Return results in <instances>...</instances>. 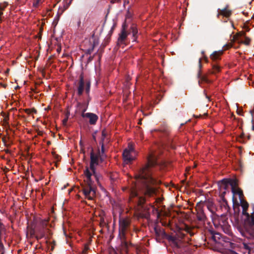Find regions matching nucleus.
<instances>
[{"label": "nucleus", "mask_w": 254, "mask_h": 254, "mask_svg": "<svg viewBox=\"0 0 254 254\" xmlns=\"http://www.w3.org/2000/svg\"><path fill=\"white\" fill-rule=\"evenodd\" d=\"M218 185L220 191H222L223 190H226L229 185L228 182V179H223L219 182Z\"/></svg>", "instance_id": "9d476101"}, {"label": "nucleus", "mask_w": 254, "mask_h": 254, "mask_svg": "<svg viewBox=\"0 0 254 254\" xmlns=\"http://www.w3.org/2000/svg\"><path fill=\"white\" fill-rule=\"evenodd\" d=\"M48 220L44 219L41 221L39 225L36 228L37 232L36 237L38 239H41L44 237L48 238L51 236V233L48 228Z\"/></svg>", "instance_id": "20e7f679"}, {"label": "nucleus", "mask_w": 254, "mask_h": 254, "mask_svg": "<svg viewBox=\"0 0 254 254\" xmlns=\"http://www.w3.org/2000/svg\"><path fill=\"white\" fill-rule=\"evenodd\" d=\"M156 164V157L154 153H150L147 157V164L140 170L136 175V183L135 187L130 190V198L138 195L137 191L149 196H152L155 193V189L152 187L157 184L151 175L150 167Z\"/></svg>", "instance_id": "f257e3e1"}, {"label": "nucleus", "mask_w": 254, "mask_h": 254, "mask_svg": "<svg viewBox=\"0 0 254 254\" xmlns=\"http://www.w3.org/2000/svg\"><path fill=\"white\" fill-rule=\"evenodd\" d=\"M85 181L87 182V186L83 189V192L85 197L89 200H93L95 196V190L91 186L92 177L91 181H88L85 177Z\"/></svg>", "instance_id": "423d86ee"}, {"label": "nucleus", "mask_w": 254, "mask_h": 254, "mask_svg": "<svg viewBox=\"0 0 254 254\" xmlns=\"http://www.w3.org/2000/svg\"><path fill=\"white\" fill-rule=\"evenodd\" d=\"M132 36L133 37V41H136V34H137V30L135 26H132L131 28Z\"/></svg>", "instance_id": "f3484780"}, {"label": "nucleus", "mask_w": 254, "mask_h": 254, "mask_svg": "<svg viewBox=\"0 0 254 254\" xmlns=\"http://www.w3.org/2000/svg\"><path fill=\"white\" fill-rule=\"evenodd\" d=\"M198 77L200 78L199 80V84H200L202 82H209V80L207 78V77L205 76H200V73L199 72L198 73Z\"/></svg>", "instance_id": "a211bd4d"}, {"label": "nucleus", "mask_w": 254, "mask_h": 254, "mask_svg": "<svg viewBox=\"0 0 254 254\" xmlns=\"http://www.w3.org/2000/svg\"><path fill=\"white\" fill-rule=\"evenodd\" d=\"M127 35L128 34L126 31V26L125 24H124L118 40V45H121L124 44L127 38Z\"/></svg>", "instance_id": "1a4fd4ad"}, {"label": "nucleus", "mask_w": 254, "mask_h": 254, "mask_svg": "<svg viewBox=\"0 0 254 254\" xmlns=\"http://www.w3.org/2000/svg\"><path fill=\"white\" fill-rule=\"evenodd\" d=\"M222 51H215L211 56L210 58L213 60H216L222 55Z\"/></svg>", "instance_id": "2eb2a0df"}, {"label": "nucleus", "mask_w": 254, "mask_h": 254, "mask_svg": "<svg viewBox=\"0 0 254 254\" xmlns=\"http://www.w3.org/2000/svg\"><path fill=\"white\" fill-rule=\"evenodd\" d=\"M243 40V42H242L241 43L244 44L246 45H248L250 43V39L248 37H246V36H245Z\"/></svg>", "instance_id": "4be33fe9"}, {"label": "nucleus", "mask_w": 254, "mask_h": 254, "mask_svg": "<svg viewBox=\"0 0 254 254\" xmlns=\"http://www.w3.org/2000/svg\"><path fill=\"white\" fill-rule=\"evenodd\" d=\"M106 155L104 154L103 145H102L101 152H99L98 154H95L91 152L90 154L91 162L89 168H87L84 171L85 177L88 181H91V177L94 176L96 178L95 175V166L99 164L100 162H102Z\"/></svg>", "instance_id": "f03ea898"}, {"label": "nucleus", "mask_w": 254, "mask_h": 254, "mask_svg": "<svg viewBox=\"0 0 254 254\" xmlns=\"http://www.w3.org/2000/svg\"><path fill=\"white\" fill-rule=\"evenodd\" d=\"M90 84L89 82L87 83L86 84V91L87 93H88L90 90Z\"/></svg>", "instance_id": "a878e982"}, {"label": "nucleus", "mask_w": 254, "mask_h": 254, "mask_svg": "<svg viewBox=\"0 0 254 254\" xmlns=\"http://www.w3.org/2000/svg\"><path fill=\"white\" fill-rule=\"evenodd\" d=\"M67 121V119H65L63 120V124L65 125Z\"/></svg>", "instance_id": "c756f323"}, {"label": "nucleus", "mask_w": 254, "mask_h": 254, "mask_svg": "<svg viewBox=\"0 0 254 254\" xmlns=\"http://www.w3.org/2000/svg\"><path fill=\"white\" fill-rule=\"evenodd\" d=\"M107 135V132L105 130H103L102 131L101 141L100 143L101 145L103 144V141ZM104 145V144H103Z\"/></svg>", "instance_id": "6ab92c4d"}, {"label": "nucleus", "mask_w": 254, "mask_h": 254, "mask_svg": "<svg viewBox=\"0 0 254 254\" xmlns=\"http://www.w3.org/2000/svg\"><path fill=\"white\" fill-rule=\"evenodd\" d=\"M137 155L136 152L134 150L133 145L129 143L127 148L125 149L123 153L124 161L126 163H128L135 159Z\"/></svg>", "instance_id": "39448f33"}, {"label": "nucleus", "mask_w": 254, "mask_h": 254, "mask_svg": "<svg viewBox=\"0 0 254 254\" xmlns=\"http://www.w3.org/2000/svg\"><path fill=\"white\" fill-rule=\"evenodd\" d=\"M201 59L199 58V66L200 68H201Z\"/></svg>", "instance_id": "c85d7f7f"}, {"label": "nucleus", "mask_w": 254, "mask_h": 254, "mask_svg": "<svg viewBox=\"0 0 254 254\" xmlns=\"http://www.w3.org/2000/svg\"><path fill=\"white\" fill-rule=\"evenodd\" d=\"M85 110L82 112L81 116L83 118H87L89 120V123L91 125H94L96 124L98 117V116L93 113H85Z\"/></svg>", "instance_id": "6e6552de"}, {"label": "nucleus", "mask_w": 254, "mask_h": 254, "mask_svg": "<svg viewBox=\"0 0 254 254\" xmlns=\"http://www.w3.org/2000/svg\"><path fill=\"white\" fill-rule=\"evenodd\" d=\"M232 191L233 193V195L238 194L239 196V199H241L243 198V194L242 190L238 187H236L232 190Z\"/></svg>", "instance_id": "9b49d317"}, {"label": "nucleus", "mask_w": 254, "mask_h": 254, "mask_svg": "<svg viewBox=\"0 0 254 254\" xmlns=\"http://www.w3.org/2000/svg\"><path fill=\"white\" fill-rule=\"evenodd\" d=\"M138 203L139 205H141L142 204H143L145 201V199L143 198H141V197H139L138 198Z\"/></svg>", "instance_id": "393cba45"}, {"label": "nucleus", "mask_w": 254, "mask_h": 254, "mask_svg": "<svg viewBox=\"0 0 254 254\" xmlns=\"http://www.w3.org/2000/svg\"><path fill=\"white\" fill-rule=\"evenodd\" d=\"M222 193L224 194V193H225V191H223V192H222Z\"/></svg>", "instance_id": "473e14b6"}, {"label": "nucleus", "mask_w": 254, "mask_h": 254, "mask_svg": "<svg viewBox=\"0 0 254 254\" xmlns=\"http://www.w3.org/2000/svg\"><path fill=\"white\" fill-rule=\"evenodd\" d=\"M219 71V67L218 65H215L213 66V73H216Z\"/></svg>", "instance_id": "b1692460"}, {"label": "nucleus", "mask_w": 254, "mask_h": 254, "mask_svg": "<svg viewBox=\"0 0 254 254\" xmlns=\"http://www.w3.org/2000/svg\"><path fill=\"white\" fill-rule=\"evenodd\" d=\"M7 5V3L6 2H4L0 4V15L2 14L1 11L3 10Z\"/></svg>", "instance_id": "5701e85b"}, {"label": "nucleus", "mask_w": 254, "mask_h": 254, "mask_svg": "<svg viewBox=\"0 0 254 254\" xmlns=\"http://www.w3.org/2000/svg\"><path fill=\"white\" fill-rule=\"evenodd\" d=\"M252 223L254 225V215H253L252 217Z\"/></svg>", "instance_id": "cd10ccee"}, {"label": "nucleus", "mask_w": 254, "mask_h": 254, "mask_svg": "<svg viewBox=\"0 0 254 254\" xmlns=\"http://www.w3.org/2000/svg\"><path fill=\"white\" fill-rule=\"evenodd\" d=\"M84 83L83 79L82 77H81L80 81H79V85L78 88V93L79 95L81 94L83 91Z\"/></svg>", "instance_id": "ddd939ff"}, {"label": "nucleus", "mask_w": 254, "mask_h": 254, "mask_svg": "<svg viewBox=\"0 0 254 254\" xmlns=\"http://www.w3.org/2000/svg\"><path fill=\"white\" fill-rule=\"evenodd\" d=\"M240 200L241 205L243 208V212L244 214L249 207V204L247 201L244 200L243 198Z\"/></svg>", "instance_id": "f8f14e48"}, {"label": "nucleus", "mask_w": 254, "mask_h": 254, "mask_svg": "<svg viewBox=\"0 0 254 254\" xmlns=\"http://www.w3.org/2000/svg\"><path fill=\"white\" fill-rule=\"evenodd\" d=\"M130 221L128 217L121 218L119 220V237L125 247H127V243L125 242L126 233L130 225Z\"/></svg>", "instance_id": "7ed1b4c3"}, {"label": "nucleus", "mask_w": 254, "mask_h": 254, "mask_svg": "<svg viewBox=\"0 0 254 254\" xmlns=\"http://www.w3.org/2000/svg\"><path fill=\"white\" fill-rule=\"evenodd\" d=\"M121 0H111V2L115 3L120 2Z\"/></svg>", "instance_id": "bb28decb"}, {"label": "nucleus", "mask_w": 254, "mask_h": 254, "mask_svg": "<svg viewBox=\"0 0 254 254\" xmlns=\"http://www.w3.org/2000/svg\"><path fill=\"white\" fill-rule=\"evenodd\" d=\"M126 3V0H125L124 4H125Z\"/></svg>", "instance_id": "2f4dec72"}, {"label": "nucleus", "mask_w": 254, "mask_h": 254, "mask_svg": "<svg viewBox=\"0 0 254 254\" xmlns=\"http://www.w3.org/2000/svg\"><path fill=\"white\" fill-rule=\"evenodd\" d=\"M72 0H64V7L65 9H67L70 4Z\"/></svg>", "instance_id": "aec40b11"}, {"label": "nucleus", "mask_w": 254, "mask_h": 254, "mask_svg": "<svg viewBox=\"0 0 254 254\" xmlns=\"http://www.w3.org/2000/svg\"><path fill=\"white\" fill-rule=\"evenodd\" d=\"M228 182L231 186L232 190L238 187V184L237 180L235 179H228Z\"/></svg>", "instance_id": "dca6fc26"}, {"label": "nucleus", "mask_w": 254, "mask_h": 254, "mask_svg": "<svg viewBox=\"0 0 254 254\" xmlns=\"http://www.w3.org/2000/svg\"><path fill=\"white\" fill-rule=\"evenodd\" d=\"M138 124H141L140 121L138 122Z\"/></svg>", "instance_id": "72a5a7b5"}, {"label": "nucleus", "mask_w": 254, "mask_h": 254, "mask_svg": "<svg viewBox=\"0 0 254 254\" xmlns=\"http://www.w3.org/2000/svg\"><path fill=\"white\" fill-rule=\"evenodd\" d=\"M230 14L231 11L225 8L224 9L221 10L219 12L218 15H222L225 17H228L230 16Z\"/></svg>", "instance_id": "4468645a"}, {"label": "nucleus", "mask_w": 254, "mask_h": 254, "mask_svg": "<svg viewBox=\"0 0 254 254\" xmlns=\"http://www.w3.org/2000/svg\"><path fill=\"white\" fill-rule=\"evenodd\" d=\"M245 36V33L243 32H241L238 33L237 34L233 35L232 37H231V42L226 45V47H228L227 48L232 47L233 46V44L234 42H238L239 43H241L243 42V40L244 39V37Z\"/></svg>", "instance_id": "0eeeda50"}, {"label": "nucleus", "mask_w": 254, "mask_h": 254, "mask_svg": "<svg viewBox=\"0 0 254 254\" xmlns=\"http://www.w3.org/2000/svg\"><path fill=\"white\" fill-rule=\"evenodd\" d=\"M44 0H34L33 1V5L34 7H37L40 4L42 3Z\"/></svg>", "instance_id": "412c9836"}, {"label": "nucleus", "mask_w": 254, "mask_h": 254, "mask_svg": "<svg viewBox=\"0 0 254 254\" xmlns=\"http://www.w3.org/2000/svg\"><path fill=\"white\" fill-rule=\"evenodd\" d=\"M204 59L205 60H207V59H206V57H204Z\"/></svg>", "instance_id": "7c9ffc66"}]
</instances>
